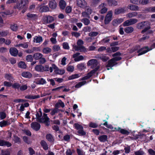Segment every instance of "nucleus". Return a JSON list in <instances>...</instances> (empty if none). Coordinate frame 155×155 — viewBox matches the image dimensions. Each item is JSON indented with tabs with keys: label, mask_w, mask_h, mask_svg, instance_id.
Returning <instances> with one entry per match:
<instances>
[{
	"label": "nucleus",
	"mask_w": 155,
	"mask_h": 155,
	"mask_svg": "<svg viewBox=\"0 0 155 155\" xmlns=\"http://www.w3.org/2000/svg\"><path fill=\"white\" fill-rule=\"evenodd\" d=\"M121 53L119 52H117L113 54L112 56L114 58L110 60L108 62V66L109 67H112L116 64V61L121 59V58L120 57Z\"/></svg>",
	"instance_id": "f257e3e1"
},
{
	"label": "nucleus",
	"mask_w": 155,
	"mask_h": 155,
	"mask_svg": "<svg viewBox=\"0 0 155 155\" xmlns=\"http://www.w3.org/2000/svg\"><path fill=\"white\" fill-rule=\"evenodd\" d=\"M137 28L140 29L144 28L141 31L142 33H144L150 28V23L148 21L138 23L137 25Z\"/></svg>",
	"instance_id": "f03ea898"
},
{
	"label": "nucleus",
	"mask_w": 155,
	"mask_h": 155,
	"mask_svg": "<svg viewBox=\"0 0 155 155\" xmlns=\"http://www.w3.org/2000/svg\"><path fill=\"white\" fill-rule=\"evenodd\" d=\"M84 44L83 41L81 39H79L77 42L78 46H73V48L76 51L86 52L87 51L86 49L82 45Z\"/></svg>",
	"instance_id": "7ed1b4c3"
},
{
	"label": "nucleus",
	"mask_w": 155,
	"mask_h": 155,
	"mask_svg": "<svg viewBox=\"0 0 155 155\" xmlns=\"http://www.w3.org/2000/svg\"><path fill=\"white\" fill-rule=\"evenodd\" d=\"M87 64L88 67L93 68H99L100 67L97 60L95 59L90 60L88 61Z\"/></svg>",
	"instance_id": "20e7f679"
},
{
	"label": "nucleus",
	"mask_w": 155,
	"mask_h": 155,
	"mask_svg": "<svg viewBox=\"0 0 155 155\" xmlns=\"http://www.w3.org/2000/svg\"><path fill=\"white\" fill-rule=\"evenodd\" d=\"M39 122L41 123H45L46 125L48 126L50 123L49 118L47 116V114L44 113L43 116H42Z\"/></svg>",
	"instance_id": "39448f33"
},
{
	"label": "nucleus",
	"mask_w": 155,
	"mask_h": 155,
	"mask_svg": "<svg viewBox=\"0 0 155 155\" xmlns=\"http://www.w3.org/2000/svg\"><path fill=\"white\" fill-rule=\"evenodd\" d=\"M113 12L112 11H110L107 13L104 20V23L105 24H107L112 20V17Z\"/></svg>",
	"instance_id": "423d86ee"
},
{
	"label": "nucleus",
	"mask_w": 155,
	"mask_h": 155,
	"mask_svg": "<svg viewBox=\"0 0 155 155\" xmlns=\"http://www.w3.org/2000/svg\"><path fill=\"white\" fill-rule=\"evenodd\" d=\"M137 21V20L135 18L130 19L124 22L123 25L124 26H128L136 23Z\"/></svg>",
	"instance_id": "0eeeda50"
},
{
	"label": "nucleus",
	"mask_w": 155,
	"mask_h": 155,
	"mask_svg": "<svg viewBox=\"0 0 155 155\" xmlns=\"http://www.w3.org/2000/svg\"><path fill=\"white\" fill-rule=\"evenodd\" d=\"M76 4L78 7L83 8L87 7V5L85 0H76Z\"/></svg>",
	"instance_id": "6e6552de"
},
{
	"label": "nucleus",
	"mask_w": 155,
	"mask_h": 155,
	"mask_svg": "<svg viewBox=\"0 0 155 155\" xmlns=\"http://www.w3.org/2000/svg\"><path fill=\"white\" fill-rule=\"evenodd\" d=\"M92 10L89 7H88L85 11L82 13V16L89 18V15L92 12Z\"/></svg>",
	"instance_id": "1a4fd4ad"
},
{
	"label": "nucleus",
	"mask_w": 155,
	"mask_h": 155,
	"mask_svg": "<svg viewBox=\"0 0 155 155\" xmlns=\"http://www.w3.org/2000/svg\"><path fill=\"white\" fill-rule=\"evenodd\" d=\"M155 48V43L153 44L152 46V48L150 49H149L147 47H145L144 48H141L140 51H138V53H139V54H138V56H139L144 54L149 51L151 50L152 49L154 48Z\"/></svg>",
	"instance_id": "9d476101"
},
{
	"label": "nucleus",
	"mask_w": 155,
	"mask_h": 155,
	"mask_svg": "<svg viewBox=\"0 0 155 155\" xmlns=\"http://www.w3.org/2000/svg\"><path fill=\"white\" fill-rule=\"evenodd\" d=\"M42 36L40 35L35 36L33 38V42L36 44H41L43 41Z\"/></svg>",
	"instance_id": "9b49d317"
},
{
	"label": "nucleus",
	"mask_w": 155,
	"mask_h": 155,
	"mask_svg": "<svg viewBox=\"0 0 155 155\" xmlns=\"http://www.w3.org/2000/svg\"><path fill=\"white\" fill-rule=\"evenodd\" d=\"M106 4L105 3H102L99 6V8L101 9L100 11V12L102 14H104L107 11V8L105 7Z\"/></svg>",
	"instance_id": "f8f14e48"
},
{
	"label": "nucleus",
	"mask_w": 155,
	"mask_h": 155,
	"mask_svg": "<svg viewBox=\"0 0 155 155\" xmlns=\"http://www.w3.org/2000/svg\"><path fill=\"white\" fill-rule=\"evenodd\" d=\"M97 69L98 68H95L94 69L91 71L89 73L87 74V76L82 78L81 79V80L84 81L89 78L97 70Z\"/></svg>",
	"instance_id": "ddd939ff"
},
{
	"label": "nucleus",
	"mask_w": 155,
	"mask_h": 155,
	"mask_svg": "<svg viewBox=\"0 0 155 155\" xmlns=\"http://www.w3.org/2000/svg\"><path fill=\"white\" fill-rule=\"evenodd\" d=\"M38 8L41 12H46L49 11V8L48 6L42 4L38 6Z\"/></svg>",
	"instance_id": "4468645a"
},
{
	"label": "nucleus",
	"mask_w": 155,
	"mask_h": 155,
	"mask_svg": "<svg viewBox=\"0 0 155 155\" xmlns=\"http://www.w3.org/2000/svg\"><path fill=\"white\" fill-rule=\"evenodd\" d=\"M40 124L36 122H33L31 124V127L33 130L38 131L39 130L40 128Z\"/></svg>",
	"instance_id": "2eb2a0df"
},
{
	"label": "nucleus",
	"mask_w": 155,
	"mask_h": 155,
	"mask_svg": "<svg viewBox=\"0 0 155 155\" xmlns=\"http://www.w3.org/2000/svg\"><path fill=\"white\" fill-rule=\"evenodd\" d=\"M80 54L79 53H77L73 55V57L74 58V60L75 61H79L83 59V56L82 55L79 56Z\"/></svg>",
	"instance_id": "dca6fc26"
},
{
	"label": "nucleus",
	"mask_w": 155,
	"mask_h": 155,
	"mask_svg": "<svg viewBox=\"0 0 155 155\" xmlns=\"http://www.w3.org/2000/svg\"><path fill=\"white\" fill-rule=\"evenodd\" d=\"M9 52L11 55L16 56L18 54V51L15 48H11L10 49Z\"/></svg>",
	"instance_id": "f3484780"
},
{
	"label": "nucleus",
	"mask_w": 155,
	"mask_h": 155,
	"mask_svg": "<svg viewBox=\"0 0 155 155\" xmlns=\"http://www.w3.org/2000/svg\"><path fill=\"white\" fill-rule=\"evenodd\" d=\"M124 19L122 18L115 19L113 20L112 24L114 26H117L122 23Z\"/></svg>",
	"instance_id": "a211bd4d"
},
{
	"label": "nucleus",
	"mask_w": 155,
	"mask_h": 155,
	"mask_svg": "<svg viewBox=\"0 0 155 155\" xmlns=\"http://www.w3.org/2000/svg\"><path fill=\"white\" fill-rule=\"evenodd\" d=\"M34 82H35L36 84H38L43 85L46 83V81L44 78H41L39 79H35V81Z\"/></svg>",
	"instance_id": "6ab92c4d"
},
{
	"label": "nucleus",
	"mask_w": 155,
	"mask_h": 155,
	"mask_svg": "<svg viewBox=\"0 0 155 155\" xmlns=\"http://www.w3.org/2000/svg\"><path fill=\"white\" fill-rule=\"evenodd\" d=\"M16 47H21L24 48H27L28 47V42H23L16 45L15 46Z\"/></svg>",
	"instance_id": "aec40b11"
},
{
	"label": "nucleus",
	"mask_w": 155,
	"mask_h": 155,
	"mask_svg": "<svg viewBox=\"0 0 155 155\" xmlns=\"http://www.w3.org/2000/svg\"><path fill=\"white\" fill-rule=\"evenodd\" d=\"M40 144L45 150H47L48 149V145L46 142L44 140H42L40 143Z\"/></svg>",
	"instance_id": "412c9836"
},
{
	"label": "nucleus",
	"mask_w": 155,
	"mask_h": 155,
	"mask_svg": "<svg viewBox=\"0 0 155 155\" xmlns=\"http://www.w3.org/2000/svg\"><path fill=\"white\" fill-rule=\"evenodd\" d=\"M27 16L29 19L32 20H35L37 18V15L32 13H28Z\"/></svg>",
	"instance_id": "4be33fe9"
},
{
	"label": "nucleus",
	"mask_w": 155,
	"mask_h": 155,
	"mask_svg": "<svg viewBox=\"0 0 155 155\" xmlns=\"http://www.w3.org/2000/svg\"><path fill=\"white\" fill-rule=\"evenodd\" d=\"M107 2L110 6H115L117 5V2L115 0H107Z\"/></svg>",
	"instance_id": "5701e85b"
},
{
	"label": "nucleus",
	"mask_w": 155,
	"mask_h": 155,
	"mask_svg": "<svg viewBox=\"0 0 155 155\" xmlns=\"http://www.w3.org/2000/svg\"><path fill=\"white\" fill-rule=\"evenodd\" d=\"M125 10L124 8H119L116 9L114 11V14L116 15H118L124 12Z\"/></svg>",
	"instance_id": "b1692460"
},
{
	"label": "nucleus",
	"mask_w": 155,
	"mask_h": 155,
	"mask_svg": "<svg viewBox=\"0 0 155 155\" xmlns=\"http://www.w3.org/2000/svg\"><path fill=\"white\" fill-rule=\"evenodd\" d=\"M54 70L55 73L58 74H62L65 72L63 68H54Z\"/></svg>",
	"instance_id": "393cba45"
},
{
	"label": "nucleus",
	"mask_w": 155,
	"mask_h": 155,
	"mask_svg": "<svg viewBox=\"0 0 155 155\" xmlns=\"http://www.w3.org/2000/svg\"><path fill=\"white\" fill-rule=\"evenodd\" d=\"M42 114L41 111V108H40L39 110L37 112L36 114V119L37 120V121L38 122L39 121L42 116Z\"/></svg>",
	"instance_id": "a878e982"
},
{
	"label": "nucleus",
	"mask_w": 155,
	"mask_h": 155,
	"mask_svg": "<svg viewBox=\"0 0 155 155\" xmlns=\"http://www.w3.org/2000/svg\"><path fill=\"white\" fill-rule=\"evenodd\" d=\"M46 139L48 141L51 142H53L54 141V139L51 134H48L46 136Z\"/></svg>",
	"instance_id": "bb28decb"
},
{
	"label": "nucleus",
	"mask_w": 155,
	"mask_h": 155,
	"mask_svg": "<svg viewBox=\"0 0 155 155\" xmlns=\"http://www.w3.org/2000/svg\"><path fill=\"white\" fill-rule=\"evenodd\" d=\"M45 20L46 21L47 23H50L52 22L54 20V18L51 16H48L45 17L44 18Z\"/></svg>",
	"instance_id": "cd10ccee"
},
{
	"label": "nucleus",
	"mask_w": 155,
	"mask_h": 155,
	"mask_svg": "<svg viewBox=\"0 0 155 155\" xmlns=\"http://www.w3.org/2000/svg\"><path fill=\"white\" fill-rule=\"evenodd\" d=\"M53 69H54V68H35L36 71L40 72L50 71V72H52L53 71Z\"/></svg>",
	"instance_id": "c85d7f7f"
},
{
	"label": "nucleus",
	"mask_w": 155,
	"mask_h": 155,
	"mask_svg": "<svg viewBox=\"0 0 155 155\" xmlns=\"http://www.w3.org/2000/svg\"><path fill=\"white\" fill-rule=\"evenodd\" d=\"M25 98L27 99H34L39 98L40 97L39 95H29L25 96Z\"/></svg>",
	"instance_id": "c756f323"
},
{
	"label": "nucleus",
	"mask_w": 155,
	"mask_h": 155,
	"mask_svg": "<svg viewBox=\"0 0 155 155\" xmlns=\"http://www.w3.org/2000/svg\"><path fill=\"white\" fill-rule=\"evenodd\" d=\"M107 137L106 135H102L98 137V139L101 142H104L107 140Z\"/></svg>",
	"instance_id": "7c9ffc66"
},
{
	"label": "nucleus",
	"mask_w": 155,
	"mask_h": 155,
	"mask_svg": "<svg viewBox=\"0 0 155 155\" xmlns=\"http://www.w3.org/2000/svg\"><path fill=\"white\" fill-rule=\"evenodd\" d=\"M51 49L48 47H46L42 49V52L45 54H48L51 52Z\"/></svg>",
	"instance_id": "2f4dec72"
},
{
	"label": "nucleus",
	"mask_w": 155,
	"mask_h": 155,
	"mask_svg": "<svg viewBox=\"0 0 155 155\" xmlns=\"http://www.w3.org/2000/svg\"><path fill=\"white\" fill-rule=\"evenodd\" d=\"M128 8L130 10L133 11H137L139 10L138 7L135 5H130L128 6Z\"/></svg>",
	"instance_id": "473e14b6"
},
{
	"label": "nucleus",
	"mask_w": 155,
	"mask_h": 155,
	"mask_svg": "<svg viewBox=\"0 0 155 155\" xmlns=\"http://www.w3.org/2000/svg\"><path fill=\"white\" fill-rule=\"evenodd\" d=\"M118 129L119 130V132L123 134L128 135L130 133L128 130L124 129H121L120 128H118Z\"/></svg>",
	"instance_id": "72a5a7b5"
},
{
	"label": "nucleus",
	"mask_w": 155,
	"mask_h": 155,
	"mask_svg": "<svg viewBox=\"0 0 155 155\" xmlns=\"http://www.w3.org/2000/svg\"><path fill=\"white\" fill-rule=\"evenodd\" d=\"M98 58L104 61H106L109 59L108 57L102 54L99 55Z\"/></svg>",
	"instance_id": "f704fd0d"
},
{
	"label": "nucleus",
	"mask_w": 155,
	"mask_h": 155,
	"mask_svg": "<svg viewBox=\"0 0 155 155\" xmlns=\"http://www.w3.org/2000/svg\"><path fill=\"white\" fill-rule=\"evenodd\" d=\"M49 7L52 9H54L57 7L56 3L55 2H50L49 3Z\"/></svg>",
	"instance_id": "c9c22d12"
},
{
	"label": "nucleus",
	"mask_w": 155,
	"mask_h": 155,
	"mask_svg": "<svg viewBox=\"0 0 155 155\" xmlns=\"http://www.w3.org/2000/svg\"><path fill=\"white\" fill-rule=\"evenodd\" d=\"M137 15V13L136 12H130L127 14L126 16L127 18H131L136 16Z\"/></svg>",
	"instance_id": "e433bc0d"
},
{
	"label": "nucleus",
	"mask_w": 155,
	"mask_h": 155,
	"mask_svg": "<svg viewBox=\"0 0 155 155\" xmlns=\"http://www.w3.org/2000/svg\"><path fill=\"white\" fill-rule=\"evenodd\" d=\"M66 5L65 2L64 0H61L59 2L60 8L62 9H64Z\"/></svg>",
	"instance_id": "4c0bfd02"
},
{
	"label": "nucleus",
	"mask_w": 155,
	"mask_h": 155,
	"mask_svg": "<svg viewBox=\"0 0 155 155\" xmlns=\"http://www.w3.org/2000/svg\"><path fill=\"white\" fill-rule=\"evenodd\" d=\"M124 30L126 33H130L133 31L134 29L131 27H128L125 28Z\"/></svg>",
	"instance_id": "58836bf2"
},
{
	"label": "nucleus",
	"mask_w": 155,
	"mask_h": 155,
	"mask_svg": "<svg viewBox=\"0 0 155 155\" xmlns=\"http://www.w3.org/2000/svg\"><path fill=\"white\" fill-rule=\"evenodd\" d=\"M42 54L40 53H37L33 55L34 58L36 60H38L42 57Z\"/></svg>",
	"instance_id": "ea45409f"
},
{
	"label": "nucleus",
	"mask_w": 155,
	"mask_h": 155,
	"mask_svg": "<svg viewBox=\"0 0 155 155\" xmlns=\"http://www.w3.org/2000/svg\"><path fill=\"white\" fill-rule=\"evenodd\" d=\"M21 75L25 78H30L32 76V74L29 72H23Z\"/></svg>",
	"instance_id": "a19ab883"
},
{
	"label": "nucleus",
	"mask_w": 155,
	"mask_h": 155,
	"mask_svg": "<svg viewBox=\"0 0 155 155\" xmlns=\"http://www.w3.org/2000/svg\"><path fill=\"white\" fill-rule=\"evenodd\" d=\"M59 110L57 108H54L51 109V110L50 113V114L52 116L55 115L56 113H58L59 111Z\"/></svg>",
	"instance_id": "79ce46f5"
},
{
	"label": "nucleus",
	"mask_w": 155,
	"mask_h": 155,
	"mask_svg": "<svg viewBox=\"0 0 155 155\" xmlns=\"http://www.w3.org/2000/svg\"><path fill=\"white\" fill-rule=\"evenodd\" d=\"M5 138L7 140L10 139L12 136V133L10 131H7L5 134Z\"/></svg>",
	"instance_id": "37998d69"
},
{
	"label": "nucleus",
	"mask_w": 155,
	"mask_h": 155,
	"mask_svg": "<svg viewBox=\"0 0 155 155\" xmlns=\"http://www.w3.org/2000/svg\"><path fill=\"white\" fill-rule=\"evenodd\" d=\"M81 21L86 25H88L90 23V21L89 19L87 18L82 19Z\"/></svg>",
	"instance_id": "c03bdc74"
},
{
	"label": "nucleus",
	"mask_w": 155,
	"mask_h": 155,
	"mask_svg": "<svg viewBox=\"0 0 155 155\" xmlns=\"http://www.w3.org/2000/svg\"><path fill=\"white\" fill-rule=\"evenodd\" d=\"M86 83V81H81L79 82L75 86V87L78 88L81 87L82 86L84 85Z\"/></svg>",
	"instance_id": "a18cd8bd"
},
{
	"label": "nucleus",
	"mask_w": 155,
	"mask_h": 155,
	"mask_svg": "<svg viewBox=\"0 0 155 155\" xmlns=\"http://www.w3.org/2000/svg\"><path fill=\"white\" fill-rule=\"evenodd\" d=\"M18 67L20 68H26V65L24 61H20L18 64Z\"/></svg>",
	"instance_id": "49530a36"
},
{
	"label": "nucleus",
	"mask_w": 155,
	"mask_h": 155,
	"mask_svg": "<svg viewBox=\"0 0 155 155\" xmlns=\"http://www.w3.org/2000/svg\"><path fill=\"white\" fill-rule=\"evenodd\" d=\"M80 74H74L72 75L71 76H70L68 78V80H70L73 79H74L75 78H78L80 76V75H79Z\"/></svg>",
	"instance_id": "de8ad7c7"
},
{
	"label": "nucleus",
	"mask_w": 155,
	"mask_h": 155,
	"mask_svg": "<svg viewBox=\"0 0 155 155\" xmlns=\"http://www.w3.org/2000/svg\"><path fill=\"white\" fill-rule=\"evenodd\" d=\"M52 49L54 51H57L61 49V47L59 45H55L52 47Z\"/></svg>",
	"instance_id": "09e8293b"
},
{
	"label": "nucleus",
	"mask_w": 155,
	"mask_h": 155,
	"mask_svg": "<svg viewBox=\"0 0 155 155\" xmlns=\"http://www.w3.org/2000/svg\"><path fill=\"white\" fill-rule=\"evenodd\" d=\"M134 153L135 155H143L145 153L141 149L135 151Z\"/></svg>",
	"instance_id": "8fccbe9b"
},
{
	"label": "nucleus",
	"mask_w": 155,
	"mask_h": 155,
	"mask_svg": "<svg viewBox=\"0 0 155 155\" xmlns=\"http://www.w3.org/2000/svg\"><path fill=\"white\" fill-rule=\"evenodd\" d=\"M62 45L63 48L65 49L68 50L70 48L67 42H64L62 44Z\"/></svg>",
	"instance_id": "3c124183"
},
{
	"label": "nucleus",
	"mask_w": 155,
	"mask_h": 155,
	"mask_svg": "<svg viewBox=\"0 0 155 155\" xmlns=\"http://www.w3.org/2000/svg\"><path fill=\"white\" fill-rule=\"evenodd\" d=\"M89 126L92 128H96L98 127V125L96 123L90 122L89 123Z\"/></svg>",
	"instance_id": "603ef678"
},
{
	"label": "nucleus",
	"mask_w": 155,
	"mask_h": 155,
	"mask_svg": "<svg viewBox=\"0 0 155 155\" xmlns=\"http://www.w3.org/2000/svg\"><path fill=\"white\" fill-rule=\"evenodd\" d=\"M74 126L75 128L78 130H81V129H83V127L78 124H75Z\"/></svg>",
	"instance_id": "864d4df0"
},
{
	"label": "nucleus",
	"mask_w": 155,
	"mask_h": 155,
	"mask_svg": "<svg viewBox=\"0 0 155 155\" xmlns=\"http://www.w3.org/2000/svg\"><path fill=\"white\" fill-rule=\"evenodd\" d=\"M8 32L7 31H0V37L5 36L6 35Z\"/></svg>",
	"instance_id": "5fc2aeb1"
},
{
	"label": "nucleus",
	"mask_w": 155,
	"mask_h": 155,
	"mask_svg": "<svg viewBox=\"0 0 155 155\" xmlns=\"http://www.w3.org/2000/svg\"><path fill=\"white\" fill-rule=\"evenodd\" d=\"M1 155H10L9 152L7 150H1Z\"/></svg>",
	"instance_id": "6e6d98bb"
},
{
	"label": "nucleus",
	"mask_w": 155,
	"mask_h": 155,
	"mask_svg": "<svg viewBox=\"0 0 155 155\" xmlns=\"http://www.w3.org/2000/svg\"><path fill=\"white\" fill-rule=\"evenodd\" d=\"M20 85L19 83H15L13 84L12 85V86L13 88L15 89H18L20 87Z\"/></svg>",
	"instance_id": "4d7b16f0"
},
{
	"label": "nucleus",
	"mask_w": 155,
	"mask_h": 155,
	"mask_svg": "<svg viewBox=\"0 0 155 155\" xmlns=\"http://www.w3.org/2000/svg\"><path fill=\"white\" fill-rule=\"evenodd\" d=\"M5 77L7 80H12L13 79V78L11 74H6Z\"/></svg>",
	"instance_id": "13d9d810"
},
{
	"label": "nucleus",
	"mask_w": 155,
	"mask_h": 155,
	"mask_svg": "<svg viewBox=\"0 0 155 155\" xmlns=\"http://www.w3.org/2000/svg\"><path fill=\"white\" fill-rule=\"evenodd\" d=\"M78 133L80 135L84 136L86 134V132L83 130V129L79 130L78 131Z\"/></svg>",
	"instance_id": "bf43d9fd"
},
{
	"label": "nucleus",
	"mask_w": 155,
	"mask_h": 155,
	"mask_svg": "<svg viewBox=\"0 0 155 155\" xmlns=\"http://www.w3.org/2000/svg\"><path fill=\"white\" fill-rule=\"evenodd\" d=\"M28 87L26 84H23L21 86H20V89L21 91H24L27 89Z\"/></svg>",
	"instance_id": "052dcab7"
},
{
	"label": "nucleus",
	"mask_w": 155,
	"mask_h": 155,
	"mask_svg": "<svg viewBox=\"0 0 155 155\" xmlns=\"http://www.w3.org/2000/svg\"><path fill=\"white\" fill-rule=\"evenodd\" d=\"M28 150L29 151V153L30 155H36L35 154V151L32 148H29Z\"/></svg>",
	"instance_id": "680f3d73"
},
{
	"label": "nucleus",
	"mask_w": 155,
	"mask_h": 155,
	"mask_svg": "<svg viewBox=\"0 0 155 155\" xmlns=\"http://www.w3.org/2000/svg\"><path fill=\"white\" fill-rule=\"evenodd\" d=\"M142 0H130V2L131 3L135 4H140V2Z\"/></svg>",
	"instance_id": "e2e57ef3"
},
{
	"label": "nucleus",
	"mask_w": 155,
	"mask_h": 155,
	"mask_svg": "<svg viewBox=\"0 0 155 155\" xmlns=\"http://www.w3.org/2000/svg\"><path fill=\"white\" fill-rule=\"evenodd\" d=\"M7 123V121L5 120H3L0 122V126L1 127L6 126Z\"/></svg>",
	"instance_id": "0e129e2a"
},
{
	"label": "nucleus",
	"mask_w": 155,
	"mask_h": 155,
	"mask_svg": "<svg viewBox=\"0 0 155 155\" xmlns=\"http://www.w3.org/2000/svg\"><path fill=\"white\" fill-rule=\"evenodd\" d=\"M11 29L13 31H16L18 29V26L16 24L12 25L11 26Z\"/></svg>",
	"instance_id": "69168bd1"
},
{
	"label": "nucleus",
	"mask_w": 155,
	"mask_h": 155,
	"mask_svg": "<svg viewBox=\"0 0 155 155\" xmlns=\"http://www.w3.org/2000/svg\"><path fill=\"white\" fill-rule=\"evenodd\" d=\"M71 35L76 38L80 36V34L78 32H73L71 33Z\"/></svg>",
	"instance_id": "338daca9"
},
{
	"label": "nucleus",
	"mask_w": 155,
	"mask_h": 155,
	"mask_svg": "<svg viewBox=\"0 0 155 155\" xmlns=\"http://www.w3.org/2000/svg\"><path fill=\"white\" fill-rule=\"evenodd\" d=\"M148 151L150 155H155V151L151 149H149Z\"/></svg>",
	"instance_id": "774afa93"
}]
</instances>
